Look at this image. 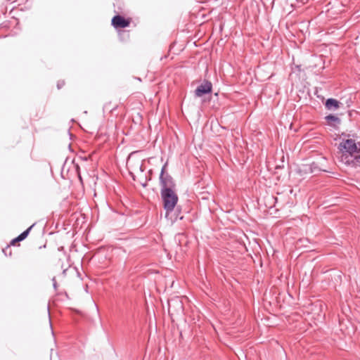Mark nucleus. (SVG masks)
<instances>
[{
	"mask_svg": "<svg viewBox=\"0 0 360 360\" xmlns=\"http://www.w3.org/2000/svg\"><path fill=\"white\" fill-rule=\"evenodd\" d=\"M112 25L115 28H125L129 26V21L125 19L124 17L117 15L112 18Z\"/></svg>",
	"mask_w": 360,
	"mask_h": 360,
	"instance_id": "obj_5",
	"label": "nucleus"
},
{
	"mask_svg": "<svg viewBox=\"0 0 360 360\" xmlns=\"http://www.w3.org/2000/svg\"><path fill=\"white\" fill-rule=\"evenodd\" d=\"M338 146L339 161L344 165L356 168L360 164V143L351 138L349 134H342Z\"/></svg>",
	"mask_w": 360,
	"mask_h": 360,
	"instance_id": "obj_1",
	"label": "nucleus"
},
{
	"mask_svg": "<svg viewBox=\"0 0 360 360\" xmlns=\"http://www.w3.org/2000/svg\"><path fill=\"white\" fill-rule=\"evenodd\" d=\"M52 281H53V288L56 290V288H57V283H56V278H53Z\"/></svg>",
	"mask_w": 360,
	"mask_h": 360,
	"instance_id": "obj_11",
	"label": "nucleus"
},
{
	"mask_svg": "<svg viewBox=\"0 0 360 360\" xmlns=\"http://www.w3.org/2000/svg\"><path fill=\"white\" fill-rule=\"evenodd\" d=\"M340 103L335 98H328L325 106L329 110H335L339 108Z\"/></svg>",
	"mask_w": 360,
	"mask_h": 360,
	"instance_id": "obj_7",
	"label": "nucleus"
},
{
	"mask_svg": "<svg viewBox=\"0 0 360 360\" xmlns=\"http://www.w3.org/2000/svg\"><path fill=\"white\" fill-rule=\"evenodd\" d=\"M33 226H34V224L32 225L31 226H30L28 229H27L22 233H21L18 237H16L15 238L11 240V245H15V243L22 241L24 239H25L27 237V236H28L30 230L33 227Z\"/></svg>",
	"mask_w": 360,
	"mask_h": 360,
	"instance_id": "obj_8",
	"label": "nucleus"
},
{
	"mask_svg": "<svg viewBox=\"0 0 360 360\" xmlns=\"http://www.w3.org/2000/svg\"><path fill=\"white\" fill-rule=\"evenodd\" d=\"M139 169L141 172L143 171V165H141L140 167H139Z\"/></svg>",
	"mask_w": 360,
	"mask_h": 360,
	"instance_id": "obj_12",
	"label": "nucleus"
},
{
	"mask_svg": "<svg viewBox=\"0 0 360 360\" xmlns=\"http://www.w3.org/2000/svg\"><path fill=\"white\" fill-rule=\"evenodd\" d=\"M160 195L163 207L166 212V217H167L172 211H174V207L178 202L179 198L177 194L175 193L174 189L171 190L169 188L160 190Z\"/></svg>",
	"mask_w": 360,
	"mask_h": 360,
	"instance_id": "obj_2",
	"label": "nucleus"
},
{
	"mask_svg": "<svg viewBox=\"0 0 360 360\" xmlns=\"http://www.w3.org/2000/svg\"><path fill=\"white\" fill-rule=\"evenodd\" d=\"M65 84L64 81H58L57 83V87L58 89H61Z\"/></svg>",
	"mask_w": 360,
	"mask_h": 360,
	"instance_id": "obj_10",
	"label": "nucleus"
},
{
	"mask_svg": "<svg viewBox=\"0 0 360 360\" xmlns=\"http://www.w3.org/2000/svg\"><path fill=\"white\" fill-rule=\"evenodd\" d=\"M326 120L330 125L335 126L336 124H339L341 122L340 119L333 115H328L326 117Z\"/></svg>",
	"mask_w": 360,
	"mask_h": 360,
	"instance_id": "obj_9",
	"label": "nucleus"
},
{
	"mask_svg": "<svg viewBox=\"0 0 360 360\" xmlns=\"http://www.w3.org/2000/svg\"><path fill=\"white\" fill-rule=\"evenodd\" d=\"M212 84L210 81L205 80L195 90V95L197 97H201L202 95L209 94L212 91Z\"/></svg>",
	"mask_w": 360,
	"mask_h": 360,
	"instance_id": "obj_4",
	"label": "nucleus"
},
{
	"mask_svg": "<svg viewBox=\"0 0 360 360\" xmlns=\"http://www.w3.org/2000/svg\"><path fill=\"white\" fill-rule=\"evenodd\" d=\"M166 166L167 165L165 164L162 167L160 175V190H164L165 188L174 190L175 188V184L173 178L168 173L165 172Z\"/></svg>",
	"mask_w": 360,
	"mask_h": 360,
	"instance_id": "obj_3",
	"label": "nucleus"
},
{
	"mask_svg": "<svg viewBox=\"0 0 360 360\" xmlns=\"http://www.w3.org/2000/svg\"><path fill=\"white\" fill-rule=\"evenodd\" d=\"M183 309V304L178 299H173L168 302V311L169 313L173 311H179Z\"/></svg>",
	"mask_w": 360,
	"mask_h": 360,
	"instance_id": "obj_6",
	"label": "nucleus"
}]
</instances>
